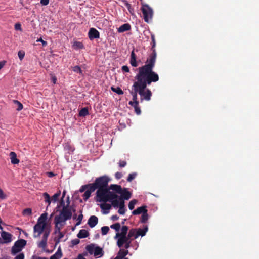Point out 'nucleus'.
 Listing matches in <instances>:
<instances>
[{"label":"nucleus","mask_w":259,"mask_h":259,"mask_svg":"<svg viewBox=\"0 0 259 259\" xmlns=\"http://www.w3.org/2000/svg\"><path fill=\"white\" fill-rule=\"evenodd\" d=\"M156 53L153 51L152 54L147 58L145 64L138 68V72L135 76L134 82L141 85H150L152 82L159 80L158 74L153 71L156 62Z\"/></svg>","instance_id":"f257e3e1"},{"label":"nucleus","mask_w":259,"mask_h":259,"mask_svg":"<svg viewBox=\"0 0 259 259\" xmlns=\"http://www.w3.org/2000/svg\"><path fill=\"white\" fill-rule=\"evenodd\" d=\"M110 187L109 189H99L96 192V201L99 202H110L112 204L118 197V195L115 192L110 191Z\"/></svg>","instance_id":"f03ea898"},{"label":"nucleus","mask_w":259,"mask_h":259,"mask_svg":"<svg viewBox=\"0 0 259 259\" xmlns=\"http://www.w3.org/2000/svg\"><path fill=\"white\" fill-rule=\"evenodd\" d=\"M48 214L47 213H42L38 219L36 224L33 227V237L38 238L41 234H44L47 227V219Z\"/></svg>","instance_id":"7ed1b4c3"},{"label":"nucleus","mask_w":259,"mask_h":259,"mask_svg":"<svg viewBox=\"0 0 259 259\" xmlns=\"http://www.w3.org/2000/svg\"><path fill=\"white\" fill-rule=\"evenodd\" d=\"M72 213L71 207L68 205L64 206L58 215H56L54 218V224H57L62 226H64L67 220L71 218Z\"/></svg>","instance_id":"20e7f679"},{"label":"nucleus","mask_w":259,"mask_h":259,"mask_svg":"<svg viewBox=\"0 0 259 259\" xmlns=\"http://www.w3.org/2000/svg\"><path fill=\"white\" fill-rule=\"evenodd\" d=\"M110 189L115 192L117 195L120 194V196H118V198H121L122 200H128L131 197V193L127 191L126 188L122 189L120 185L116 184H111L110 186Z\"/></svg>","instance_id":"39448f33"},{"label":"nucleus","mask_w":259,"mask_h":259,"mask_svg":"<svg viewBox=\"0 0 259 259\" xmlns=\"http://www.w3.org/2000/svg\"><path fill=\"white\" fill-rule=\"evenodd\" d=\"M85 249L90 254H93L96 258L101 257L104 255L103 249L95 244L87 245Z\"/></svg>","instance_id":"423d86ee"},{"label":"nucleus","mask_w":259,"mask_h":259,"mask_svg":"<svg viewBox=\"0 0 259 259\" xmlns=\"http://www.w3.org/2000/svg\"><path fill=\"white\" fill-rule=\"evenodd\" d=\"M139 89V94L140 95L141 102L143 100L149 101L151 99L152 93L151 91L147 88V85H141L138 84Z\"/></svg>","instance_id":"0eeeda50"},{"label":"nucleus","mask_w":259,"mask_h":259,"mask_svg":"<svg viewBox=\"0 0 259 259\" xmlns=\"http://www.w3.org/2000/svg\"><path fill=\"white\" fill-rule=\"evenodd\" d=\"M141 10L144 16V21L149 23L153 17V10L147 4L143 5Z\"/></svg>","instance_id":"6e6552de"},{"label":"nucleus","mask_w":259,"mask_h":259,"mask_svg":"<svg viewBox=\"0 0 259 259\" xmlns=\"http://www.w3.org/2000/svg\"><path fill=\"white\" fill-rule=\"evenodd\" d=\"M112 205L115 208H119L118 212L120 214H125L126 209L125 208L124 201L121 198H116L114 201H112Z\"/></svg>","instance_id":"1a4fd4ad"},{"label":"nucleus","mask_w":259,"mask_h":259,"mask_svg":"<svg viewBox=\"0 0 259 259\" xmlns=\"http://www.w3.org/2000/svg\"><path fill=\"white\" fill-rule=\"evenodd\" d=\"M109 180V178L106 176H101L97 178L95 183L98 187V190L99 189H107Z\"/></svg>","instance_id":"9d476101"},{"label":"nucleus","mask_w":259,"mask_h":259,"mask_svg":"<svg viewBox=\"0 0 259 259\" xmlns=\"http://www.w3.org/2000/svg\"><path fill=\"white\" fill-rule=\"evenodd\" d=\"M26 244V241L24 239H20L15 242L14 245L12 248L11 253L13 255H15L20 252Z\"/></svg>","instance_id":"9b49d317"},{"label":"nucleus","mask_w":259,"mask_h":259,"mask_svg":"<svg viewBox=\"0 0 259 259\" xmlns=\"http://www.w3.org/2000/svg\"><path fill=\"white\" fill-rule=\"evenodd\" d=\"M132 89V90L130 91V94L132 95L133 101L129 102V105H132V104L135 102L139 103V101L137 100V94H139L138 83L134 82Z\"/></svg>","instance_id":"f8f14e48"},{"label":"nucleus","mask_w":259,"mask_h":259,"mask_svg":"<svg viewBox=\"0 0 259 259\" xmlns=\"http://www.w3.org/2000/svg\"><path fill=\"white\" fill-rule=\"evenodd\" d=\"M50 231V230H46L43 235L41 241L38 243L37 246L39 248L45 249L47 244V240L48 236H49Z\"/></svg>","instance_id":"ddd939ff"},{"label":"nucleus","mask_w":259,"mask_h":259,"mask_svg":"<svg viewBox=\"0 0 259 259\" xmlns=\"http://www.w3.org/2000/svg\"><path fill=\"white\" fill-rule=\"evenodd\" d=\"M12 235L9 232L2 231L1 233V237L3 241H0L1 243H9L12 241Z\"/></svg>","instance_id":"4468645a"},{"label":"nucleus","mask_w":259,"mask_h":259,"mask_svg":"<svg viewBox=\"0 0 259 259\" xmlns=\"http://www.w3.org/2000/svg\"><path fill=\"white\" fill-rule=\"evenodd\" d=\"M130 62L131 65L134 67H137L139 63L141 62L140 60H137V56L135 53V49H133L131 52Z\"/></svg>","instance_id":"2eb2a0df"},{"label":"nucleus","mask_w":259,"mask_h":259,"mask_svg":"<svg viewBox=\"0 0 259 259\" xmlns=\"http://www.w3.org/2000/svg\"><path fill=\"white\" fill-rule=\"evenodd\" d=\"M88 36L90 40L99 38L100 34L99 31L94 28H91L88 32Z\"/></svg>","instance_id":"dca6fc26"},{"label":"nucleus","mask_w":259,"mask_h":259,"mask_svg":"<svg viewBox=\"0 0 259 259\" xmlns=\"http://www.w3.org/2000/svg\"><path fill=\"white\" fill-rule=\"evenodd\" d=\"M117 238V244L119 247L123 246V244L128 241L130 239L127 236H118Z\"/></svg>","instance_id":"f3484780"},{"label":"nucleus","mask_w":259,"mask_h":259,"mask_svg":"<svg viewBox=\"0 0 259 259\" xmlns=\"http://www.w3.org/2000/svg\"><path fill=\"white\" fill-rule=\"evenodd\" d=\"M111 206H112V204L106 203V202L100 204V207L102 209V213L105 214L109 213Z\"/></svg>","instance_id":"a211bd4d"},{"label":"nucleus","mask_w":259,"mask_h":259,"mask_svg":"<svg viewBox=\"0 0 259 259\" xmlns=\"http://www.w3.org/2000/svg\"><path fill=\"white\" fill-rule=\"evenodd\" d=\"M98 222V219L96 216L92 215L88 220V224L91 228L94 227Z\"/></svg>","instance_id":"6ab92c4d"},{"label":"nucleus","mask_w":259,"mask_h":259,"mask_svg":"<svg viewBox=\"0 0 259 259\" xmlns=\"http://www.w3.org/2000/svg\"><path fill=\"white\" fill-rule=\"evenodd\" d=\"M131 29V26L129 23H125L120 26L117 30L119 33H123L124 32L129 31Z\"/></svg>","instance_id":"aec40b11"},{"label":"nucleus","mask_w":259,"mask_h":259,"mask_svg":"<svg viewBox=\"0 0 259 259\" xmlns=\"http://www.w3.org/2000/svg\"><path fill=\"white\" fill-rule=\"evenodd\" d=\"M127 250L120 249L117 253V256L114 258L115 259H123L125 258V256L128 254Z\"/></svg>","instance_id":"412c9836"},{"label":"nucleus","mask_w":259,"mask_h":259,"mask_svg":"<svg viewBox=\"0 0 259 259\" xmlns=\"http://www.w3.org/2000/svg\"><path fill=\"white\" fill-rule=\"evenodd\" d=\"M148 226H145L144 228H138L137 229V234L136 236V237H138L139 236H141L142 237L146 235V232L148 231Z\"/></svg>","instance_id":"4be33fe9"},{"label":"nucleus","mask_w":259,"mask_h":259,"mask_svg":"<svg viewBox=\"0 0 259 259\" xmlns=\"http://www.w3.org/2000/svg\"><path fill=\"white\" fill-rule=\"evenodd\" d=\"M11 162L13 164H17L19 163V160L17 158V155L14 152H11L10 153Z\"/></svg>","instance_id":"5701e85b"},{"label":"nucleus","mask_w":259,"mask_h":259,"mask_svg":"<svg viewBox=\"0 0 259 259\" xmlns=\"http://www.w3.org/2000/svg\"><path fill=\"white\" fill-rule=\"evenodd\" d=\"M62 255L63 254L61 249V247L59 246L56 253L53 255H52L50 259H60L62 257Z\"/></svg>","instance_id":"b1692460"},{"label":"nucleus","mask_w":259,"mask_h":259,"mask_svg":"<svg viewBox=\"0 0 259 259\" xmlns=\"http://www.w3.org/2000/svg\"><path fill=\"white\" fill-rule=\"evenodd\" d=\"M147 210L146 209V206H143L139 207H138L136 209L134 210L132 212V214L133 215H138L140 214H143L144 213L145 211H147Z\"/></svg>","instance_id":"393cba45"},{"label":"nucleus","mask_w":259,"mask_h":259,"mask_svg":"<svg viewBox=\"0 0 259 259\" xmlns=\"http://www.w3.org/2000/svg\"><path fill=\"white\" fill-rule=\"evenodd\" d=\"M128 228L126 226H122L120 233H117L115 236V239H117L118 236H126Z\"/></svg>","instance_id":"a878e982"},{"label":"nucleus","mask_w":259,"mask_h":259,"mask_svg":"<svg viewBox=\"0 0 259 259\" xmlns=\"http://www.w3.org/2000/svg\"><path fill=\"white\" fill-rule=\"evenodd\" d=\"M89 234L86 230H80L77 234V237L79 238H85L89 236Z\"/></svg>","instance_id":"bb28decb"},{"label":"nucleus","mask_w":259,"mask_h":259,"mask_svg":"<svg viewBox=\"0 0 259 259\" xmlns=\"http://www.w3.org/2000/svg\"><path fill=\"white\" fill-rule=\"evenodd\" d=\"M137 233V229H132L130 230L127 236L131 239V238L134 237V238L136 239L138 237H136Z\"/></svg>","instance_id":"cd10ccee"},{"label":"nucleus","mask_w":259,"mask_h":259,"mask_svg":"<svg viewBox=\"0 0 259 259\" xmlns=\"http://www.w3.org/2000/svg\"><path fill=\"white\" fill-rule=\"evenodd\" d=\"M72 47L75 50L81 49L84 48L83 44L79 41H75L72 45Z\"/></svg>","instance_id":"c85d7f7f"},{"label":"nucleus","mask_w":259,"mask_h":259,"mask_svg":"<svg viewBox=\"0 0 259 259\" xmlns=\"http://www.w3.org/2000/svg\"><path fill=\"white\" fill-rule=\"evenodd\" d=\"M132 107H133L135 109V111L137 115H140L141 114V110L139 106V103H133L132 105H130Z\"/></svg>","instance_id":"c756f323"},{"label":"nucleus","mask_w":259,"mask_h":259,"mask_svg":"<svg viewBox=\"0 0 259 259\" xmlns=\"http://www.w3.org/2000/svg\"><path fill=\"white\" fill-rule=\"evenodd\" d=\"M64 233L63 232H61L58 234V237H56L54 239V241L55 242V246L60 243L61 241V239L64 237Z\"/></svg>","instance_id":"7c9ffc66"},{"label":"nucleus","mask_w":259,"mask_h":259,"mask_svg":"<svg viewBox=\"0 0 259 259\" xmlns=\"http://www.w3.org/2000/svg\"><path fill=\"white\" fill-rule=\"evenodd\" d=\"M88 186V190H89L91 193L94 192L96 189H98V187L95 183L87 185Z\"/></svg>","instance_id":"2f4dec72"},{"label":"nucleus","mask_w":259,"mask_h":259,"mask_svg":"<svg viewBox=\"0 0 259 259\" xmlns=\"http://www.w3.org/2000/svg\"><path fill=\"white\" fill-rule=\"evenodd\" d=\"M13 102L14 104L16 105V106L17 107L16 110L17 111H19L23 109V105L18 100H13Z\"/></svg>","instance_id":"473e14b6"},{"label":"nucleus","mask_w":259,"mask_h":259,"mask_svg":"<svg viewBox=\"0 0 259 259\" xmlns=\"http://www.w3.org/2000/svg\"><path fill=\"white\" fill-rule=\"evenodd\" d=\"M88 114L89 111L87 108H83L81 109L79 112V115L80 116L84 117Z\"/></svg>","instance_id":"72a5a7b5"},{"label":"nucleus","mask_w":259,"mask_h":259,"mask_svg":"<svg viewBox=\"0 0 259 259\" xmlns=\"http://www.w3.org/2000/svg\"><path fill=\"white\" fill-rule=\"evenodd\" d=\"M148 219V215L147 213V210L145 211L144 213L142 214V216L141 218V222L142 223H145Z\"/></svg>","instance_id":"f704fd0d"},{"label":"nucleus","mask_w":259,"mask_h":259,"mask_svg":"<svg viewBox=\"0 0 259 259\" xmlns=\"http://www.w3.org/2000/svg\"><path fill=\"white\" fill-rule=\"evenodd\" d=\"M22 214L24 216H30L32 214V209L30 208H26L23 210Z\"/></svg>","instance_id":"c9c22d12"},{"label":"nucleus","mask_w":259,"mask_h":259,"mask_svg":"<svg viewBox=\"0 0 259 259\" xmlns=\"http://www.w3.org/2000/svg\"><path fill=\"white\" fill-rule=\"evenodd\" d=\"M43 196L45 199V201L48 203V205H50L51 201L49 195L47 193L45 192L43 194Z\"/></svg>","instance_id":"e433bc0d"},{"label":"nucleus","mask_w":259,"mask_h":259,"mask_svg":"<svg viewBox=\"0 0 259 259\" xmlns=\"http://www.w3.org/2000/svg\"><path fill=\"white\" fill-rule=\"evenodd\" d=\"M63 226H62V225H59V224H55V231H54V233L55 234H59L60 233H61V230Z\"/></svg>","instance_id":"4c0bfd02"},{"label":"nucleus","mask_w":259,"mask_h":259,"mask_svg":"<svg viewBox=\"0 0 259 259\" xmlns=\"http://www.w3.org/2000/svg\"><path fill=\"white\" fill-rule=\"evenodd\" d=\"M137 203V200L136 199H133V200H131L129 202V204H128L129 209L131 210H133L134 208L135 205Z\"/></svg>","instance_id":"58836bf2"},{"label":"nucleus","mask_w":259,"mask_h":259,"mask_svg":"<svg viewBox=\"0 0 259 259\" xmlns=\"http://www.w3.org/2000/svg\"><path fill=\"white\" fill-rule=\"evenodd\" d=\"M111 229H114L116 231L118 232L120 228V224L119 223H115L110 226Z\"/></svg>","instance_id":"ea45409f"},{"label":"nucleus","mask_w":259,"mask_h":259,"mask_svg":"<svg viewBox=\"0 0 259 259\" xmlns=\"http://www.w3.org/2000/svg\"><path fill=\"white\" fill-rule=\"evenodd\" d=\"M111 90H112V91H113L114 92H115L118 95H122L123 94V91L119 87H117V88H114V87H111Z\"/></svg>","instance_id":"a19ab883"},{"label":"nucleus","mask_w":259,"mask_h":259,"mask_svg":"<svg viewBox=\"0 0 259 259\" xmlns=\"http://www.w3.org/2000/svg\"><path fill=\"white\" fill-rule=\"evenodd\" d=\"M61 194V191H59L57 193H55L52 197V200L54 203H55L58 199L59 197Z\"/></svg>","instance_id":"79ce46f5"},{"label":"nucleus","mask_w":259,"mask_h":259,"mask_svg":"<svg viewBox=\"0 0 259 259\" xmlns=\"http://www.w3.org/2000/svg\"><path fill=\"white\" fill-rule=\"evenodd\" d=\"M91 193L87 190L83 194V198L85 201H87L91 196Z\"/></svg>","instance_id":"37998d69"},{"label":"nucleus","mask_w":259,"mask_h":259,"mask_svg":"<svg viewBox=\"0 0 259 259\" xmlns=\"http://www.w3.org/2000/svg\"><path fill=\"white\" fill-rule=\"evenodd\" d=\"M109 231V228L108 226H103L101 228V233L102 235H106Z\"/></svg>","instance_id":"c03bdc74"},{"label":"nucleus","mask_w":259,"mask_h":259,"mask_svg":"<svg viewBox=\"0 0 259 259\" xmlns=\"http://www.w3.org/2000/svg\"><path fill=\"white\" fill-rule=\"evenodd\" d=\"M136 176L137 174L135 172L130 174L127 177V181L128 182H131L136 178Z\"/></svg>","instance_id":"a18cd8bd"},{"label":"nucleus","mask_w":259,"mask_h":259,"mask_svg":"<svg viewBox=\"0 0 259 259\" xmlns=\"http://www.w3.org/2000/svg\"><path fill=\"white\" fill-rule=\"evenodd\" d=\"M82 219H83V215L82 214H81L78 216L77 219V222L76 224V226L79 225L81 224Z\"/></svg>","instance_id":"49530a36"},{"label":"nucleus","mask_w":259,"mask_h":259,"mask_svg":"<svg viewBox=\"0 0 259 259\" xmlns=\"http://www.w3.org/2000/svg\"><path fill=\"white\" fill-rule=\"evenodd\" d=\"M73 70L74 72L78 73H81L82 72L81 68L78 66H74L73 68Z\"/></svg>","instance_id":"de8ad7c7"},{"label":"nucleus","mask_w":259,"mask_h":259,"mask_svg":"<svg viewBox=\"0 0 259 259\" xmlns=\"http://www.w3.org/2000/svg\"><path fill=\"white\" fill-rule=\"evenodd\" d=\"M125 5L129 12L132 14L134 12V9L132 8L131 4H128V3H126Z\"/></svg>","instance_id":"09e8293b"},{"label":"nucleus","mask_w":259,"mask_h":259,"mask_svg":"<svg viewBox=\"0 0 259 259\" xmlns=\"http://www.w3.org/2000/svg\"><path fill=\"white\" fill-rule=\"evenodd\" d=\"M6 198V195L4 193L2 189L0 188V199H5Z\"/></svg>","instance_id":"8fccbe9b"},{"label":"nucleus","mask_w":259,"mask_h":259,"mask_svg":"<svg viewBox=\"0 0 259 259\" xmlns=\"http://www.w3.org/2000/svg\"><path fill=\"white\" fill-rule=\"evenodd\" d=\"M118 164H119V166L120 167H124L126 165V162L125 161L120 160Z\"/></svg>","instance_id":"3c124183"},{"label":"nucleus","mask_w":259,"mask_h":259,"mask_svg":"<svg viewBox=\"0 0 259 259\" xmlns=\"http://www.w3.org/2000/svg\"><path fill=\"white\" fill-rule=\"evenodd\" d=\"M121 69L122 71L125 72H130V69L129 67L126 65H124L122 66Z\"/></svg>","instance_id":"603ef678"},{"label":"nucleus","mask_w":259,"mask_h":259,"mask_svg":"<svg viewBox=\"0 0 259 259\" xmlns=\"http://www.w3.org/2000/svg\"><path fill=\"white\" fill-rule=\"evenodd\" d=\"M18 55L19 59L21 60L24 58L25 53L23 52L19 51L18 53Z\"/></svg>","instance_id":"864d4df0"},{"label":"nucleus","mask_w":259,"mask_h":259,"mask_svg":"<svg viewBox=\"0 0 259 259\" xmlns=\"http://www.w3.org/2000/svg\"><path fill=\"white\" fill-rule=\"evenodd\" d=\"M14 259H24V255L23 253H21L17 255Z\"/></svg>","instance_id":"5fc2aeb1"},{"label":"nucleus","mask_w":259,"mask_h":259,"mask_svg":"<svg viewBox=\"0 0 259 259\" xmlns=\"http://www.w3.org/2000/svg\"><path fill=\"white\" fill-rule=\"evenodd\" d=\"M37 42H41L43 46H46L47 45V42L46 41L42 40L41 38H38L37 40Z\"/></svg>","instance_id":"6e6d98bb"},{"label":"nucleus","mask_w":259,"mask_h":259,"mask_svg":"<svg viewBox=\"0 0 259 259\" xmlns=\"http://www.w3.org/2000/svg\"><path fill=\"white\" fill-rule=\"evenodd\" d=\"M15 29L16 30H21V25L20 23H16L15 25Z\"/></svg>","instance_id":"4d7b16f0"},{"label":"nucleus","mask_w":259,"mask_h":259,"mask_svg":"<svg viewBox=\"0 0 259 259\" xmlns=\"http://www.w3.org/2000/svg\"><path fill=\"white\" fill-rule=\"evenodd\" d=\"M131 239H130L128 241H127L125 243V248L127 249L128 248H129L130 247V246H131Z\"/></svg>","instance_id":"13d9d810"},{"label":"nucleus","mask_w":259,"mask_h":259,"mask_svg":"<svg viewBox=\"0 0 259 259\" xmlns=\"http://www.w3.org/2000/svg\"><path fill=\"white\" fill-rule=\"evenodd\" d=\"M88 188V186L87 185H83L82 186H81V187L79 189V191L80 192H83L84 191H85V190H86V189H87Z\"/></svg>","instance_id":"bf43d9fd"},{"label":"nucleus","mask_w":259,"mask_h":259,"mask_svg":"<svg viewBox=\"0 0 259 259\" xmlns=\"http://www.w3.org/2000/svg\"><path fill=\"white\" fill-rule=\"evenodd\" d=\"M49 3V0H40V4L43 6L47 5Z\"/></svg>","instance_id":"052dcab7"},{"label":"nucleus","mask_w":259,"mask_h":259,"mask_svg":"<svg viewBox=\"0 0 259 259\" xmlns=\"http://www.w3.org/2000/svg\"><path fill=\"white\" fill-rule=\"evenodd\" d=\"M115 178L117 179H120L122 177V175L121 172H117L115 174Z\"/></svg>","instance_id":"680f3d73"},{"label":"nucleus","mask_w":259,"mask_h":259,"mask_svg":"<svg viewBox=\"0 0 259 259\" xmlns=\"http://www.w3.org/2000/svg\"><path fill=\"white\" fill-rule=\"evenodd\" d=\"M118 219L119 217L117 215H114L111 217V220H112L113 221H117L118 220Z\"/></svg>","instance_id":"e2e57ef3"},{"label":"nucleus","mask_w":259,"mask_h":259,"mask_svg":"<svg viewBox=\"0 0 259 259\" xmlns=\"http://www.w3.org/2000/svg\"><path fill=\"white\" fill-rule=\"evenodd\" d=\"M51 80L53 84H56L57 81V78L55 76H53L51 78Z\"/></svg>","instance_id":"0e129e2a"},{"label":"nucleus","mask_w":259,"mask_h":259,"mask_svg":"<svg viewBox=\"0 0 259 259\" xmlns=\"http://www.w3.org/2000/svg\"><path fill=\"white\" fill-rule=\"evenodd\" d=\"M47 174V176L50 178L53 177V176H55V174L52 172H48Z\"/></svg>","instance_id":"69168bd1"},{"label":"nucleus","mask_w":259,"mask_h":259,"mask_svg":"<svg viewBox=\"0 0 259 259\" xmlns=\"http://www.w3.org/2000/svg\"><path fill=\"white\" fill-rule=\"evenodd\" d=\"M79 241L78 239H75V240H73L72 241V243L74 245H77V244L79 243Z\"/></svg>","instance_id":"338daca9"},{"label":"nucleus","mask_w":259,"mask_h":259,"mask_svg":"<svg viewBox=\"0 0 259 259\" xmlns=\"http://www.w3.org/2000/svg\"><path fill=\"white\" fill-rule=\"evenodd\" d=\"M77 259H86L81 254H79L77 257Z\"/></svg>","instance_id":"774afa93"}]
</instances>
